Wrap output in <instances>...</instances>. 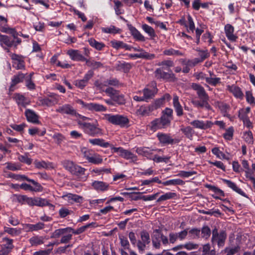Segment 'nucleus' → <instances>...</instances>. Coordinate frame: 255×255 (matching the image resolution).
<instances>
[{"mask_svg": "<svg viewBox=\"0 0 255 255\" xmlns=\"http://www.w3.org/2000/svg\"><path fill=\"white\" fill-rule=\"evenodd\" d=\"M103 119L109 123L120 127H127L129 123L128 118L122 115L105 114Z\"/></svg>", "mask_w": 255, "mask_h": 255, "instance_id": "1", "label": "nucleus"}, {"mask_svg": "<svg viewBox=\"0 0 255 255\" xmlns=\"http://www.w3.org/2000/svg\"><path fill=\"white\" fill-rule=\"evenodd\" d=\"M153 233L151 237V240L154 248L155 249H160L161 244L164 246H167L169 244L168 238L164 236L159 230H154Z\"/></svg>", "mask_w": 255, "mask_h": 255, "instance_id": "2", "label": "nucleus"}, {"mask_svg": "<svg viewBox=\"0 0 255 255\" xmlns=\"http://www.w3.org/2000/svg\"><path fill=\"white\" fill-rule=\"evenodd\" d=\"M227 238V234L224 231L218 232V229L215 228L212 231L211 242L212 244L217 243L219 247H223Z\"/></svg>", "mask_w": 255, "mask_h": 255, "instance_id": "3", "label": "nucleus"}, {"mask_svg": "<svg viewBox=\"0 0 255 255\" xmlns=\"http://www.w3.org/2000/svg\"><path fill=\"white\" fill-rule=\"evenodd\" d=\"M78 124L84 131L91 136H95L101 132V129L95 125L90 123L78 121Z\"/></svg>", "mask_w": 255, "mask_h": 255, "instance_id": "4", "label": "nucleus"}, {"mask_svg": "<svg viewBox=\"0 0 255 255\" xmlns=\"http://www.w3.org/2000/svg\"><path fill=\"white\" fill-rule=\"evenodd\" d=\"M111 149L113 152L117 153L119 155L126 159H131L132 161L137 160V156L129 150L122 147H116L111 145Z\"/></svg>", "mask_w": 255, "mask_h": 255, "instance_id": "5", "label": "nucleus"}, {"mask_svg": "<svg viewBox=\"0 0 255 255\" xmlns=\"http://www.w3.org/2000/svg\"><path fill=\"white\" fill-rule=\"evenodd\" d=\"M94 72L93 70H89L84 75L82 79H78L74 81V84L76 87L83 89L88 84L89 81L93 77Z\"/></svg>", "mask_w": 255, "mask_h": 255, "instance_id": "6", "label": "nucleus"}, {"mask_svg": "<svg viewBox=\"0 0 255 255\" xmlns=\"http://www.w3.org/2000/svg\"><path fill=\"white\" fill-rule=\"evenodd\" d=\"M162 68H159L155 70L154 76L158 79H162L166 81H174L175 79L174 75L172 73L163 71Z\"/></svg>", "mask_w": 255, "mask_h": 255, "instance_id": "7", "label": "nucleus"}, {"mask_svg": "<svg viewBox=\"0 0 255 255\" xmlns=\"http://www.w3.org/2000/svg\"><path fill=\"white\" fill-rule=\"evenodd\" d=\"M157 137L160 143L163 145L173 144L179 142L178 139L172 138L169 134L159 132L157 134Z\"/></svg>", "mask_w": 255, "mask_h": 255, "instance_id": "8", "label": "nucleus"}, {"mask_svg": "<svg viewBox=\"0 0 255 255\" xmlns=\"http://www.w3.org/2000/svg\"><path fill=\"white\" fill-rule=\"evenodd\" d=\"M56 112L61 114H65L71 116L78 115L76 110L70 104H64L59 106L56 109Z\"/></svg>", "mask_w": 255, "mask_h": 255, "instance_id": "9", "label": "nucleus"}, {"mask_svg": "<svg viewBox=\"0 0 255 255\" xmlns=\"http://www.w3.org/2000/svg\"><path fill=\"white\" fill-rule=\"evenodd\" d=\"M190 125L196 128L205 130L211 128L214 125L213 123L210 121H202L196 120L190 123Z\"/></svg>", "mask_w": 255, "mask_h": 255, "instance_id": "10", "label": "nucleus"}, {"mask_svg": "<svg viewBox=\"0 0 255 255\" xmlns=\"http://www.w3.org/2000/svg\"><path fill=\"white\" fill-rule=\"evenodd\" d=\"M157 92V89L155 87L152 88H144L142 92H139V94L143 95V97L145 102L153 98Z\"/></svg>", "mask_w": 255, "mask_h": 255, "instance_id": "11", "label": "nucleus"}, {"mask_svg": "<svg viewBox=\"0 0 255 255\" xmlns=\"http://www.w3.org/2000/svg\"><path fill=\"white\" fill-rule=\"evenodd\" d=\"M119 84V81L116 79L112 78L107 79L103 82L100 83L99 81L95 82V85L99 89H104L105 87L109 86H117Z\"/></svg>", "mask_w": 255, "mask_h": 255, "instance_id": "12", "label": "nucleus"}, {"mask_svg": "<svg viewBox=\"0 0 255 255\" xmlns=\"http://www.w3.org/2000/svg\"><path fill=\"white\" fill-rule=\"evenodd\" d=\"M29 182H31L34 185V187H32L27 183H22L20 185V188L24 190H29L30 191L38 192L42 190V187L38 182L34 180H29Z\"/></svg>", "mask_w": 255, "mask_h": 255, "instance_id": "13", "label": "nucleus"}, {"mask_svg": "<svg viewBox=\"0 0 255 255\" xmlns=\"http://www.w3.org/2000/svg\"><path fill=\"white\" fill-rule=\"evenodd\" d=\"M227 89L231 93L235 98L239 99H243L244 94L241 88L235 84L227 86Z\"/></svg>", "mask_w": 255, "mask_h": 255, "instance_id": "14", "label": "nucleus"}, {"mask_svg": "<svg viewBox=\"0 0 255 255\" xmlns=\"http://www.w3.org/2000/svg\"><path fill=\"white\" fill-rule=\"evenodd\" d=\"M67 54L73 61H85L86 58L78 50L70 49L67 52Z\"/></svg>", "mask_w": 255, "mask_h": 255, "instance_id": "15", "label": "nucleus"}, {"mask_svg": "<svg viewBox=\"0 0 255 255\" xmlns=\"http://www.w3.org/2000/svg\"><path fill=\"white\" fill-rule=\"evenodd\" d=\"M192 88L196 91L200 99L209 100V97L203 87L197 84H193Z\"/></svg>", "mask_w": 255, "mask_h": 255, "instance_id": "16", "label": "nucleus"}, {"mask_svg": "<svg viewBox=\"0 0 255 255\" xmlns=\"http://www.w3.org/2000/svg\"><path fill=\"white\" fill-rule=\"evenodd\" d=\"M49 205L48 201L45 199L39 197L30 198L29 199L28 205L43 207Z\"/></svg>", "mask_w": 255, "mask_h": 255, "instance_id": "17", "label": "nucleus"}, {"mask_svg": "<svg viewBox=\"0 0 255 255\" xmlns=\"http://www.w3.org/2000/svg\"><path fill=\"white\" fill-rule=\"evenodd\" d=\"M170 99V95L169 94H165L161 98L155 100L151 105L155 110L163 106L165 102L169 101Z\"/></svg>", "mask_w": 255, "mask_h": 255, "instance_id": "18", "label": "nucleus"}, {"mask_svg": "<svg viewBox=\"0 0 255 255\" xmlns=\"http://www.w3.org/2000/svg\"><path fill=\"white\" fill-rule=\"evenodd\" d=\"M223 182L226 184L229 188H231L233 190L241 195L243 196L246 197V193L239 187L237 186L236 183L231 180L226 179H222Z\"/></svg>", "mask_w": 255, "mask_h": 255, "instance_id": "19", "label": "nucleus"}, {"mask_svg": "<svg viewBox=\"0 0 255 255\" xmlns=\"http://www.w3.org/2000/svg\"><path fill=\"white\" fill-rule=\"evenodd\" d=\"M13 240L12 239L4 237L2 239L1 243V249L9 252H11L14 248L13 245Z\"/></svg>", "mask_w": 255, "mask_h": 255, "instance_id": "20", "label": "nucleus"}, {"mask_svg": "<svg viewBox=\"0 0 255 255\" xmlns=\"http://www.w3.org/2000/svg\"><path fill=\"white\" fill-rule=\"evenodd\" d=\"M25 115L29 122L34 124L39 123L38 116L33 110L26 109L25 111Z\"/></svg>", "mask_w": 255, "mask_h": 255, "instance_id": "21", "label": "nucleus"}, {"mask_svg": "<svg viewBox=\"0 0 255 255\" xmlns=\"http://www.w3.org/2000/svg\"><path fill=\"white\" fill-rule=\"evenodd\" d=\"M92 186L95 190L104 192L108 190L109 184L103 181H95L92 183Z\"/></svg>", "mask_w": 255, "mask_h": 255, "instance_id": "22", "label": "nucleus"}, {"mask_svg": "<svg viewBox=\"0 0 255 255\" xmlns=\"http://www.w3.org/2000/svg\"><path fill=\"white\" fill-rule=\"evenodd\" d=\"M225 31L228 39L232 41H235L237 36L234 34V28L230 24H227L225 26Z\"/></svg>", "mask_w": 255, "mask_h": 255, "instance_id": "23", "label": "nucleus"}, {"mask_svg": "<svg viewBox=\"0 0 255 255\" xmlns=\"http://www.w3.org/2000/svg\"><path fill=\"white\" fill-rule=\"evenodd\" d=\"M173 106L177 116L178 117L182 116L183 114V108L179 102V97L177 95H174L173 96Z\"/></svg>", "mask_w": 255, "mask_h": 255, "instance_id": "24", "label": "nucleus"}, {"mask_svg": "<svg viewBox=\"0 0 255 255\" xmlns=\"http://www.w3.org/2000/svg\"><path fill=\"white\" fill-rule=\"evenodd\" d=\"M216 106L219 109L224 117H229L230 115L228 113L231 108L228 104L222 102H217L216 103Z\"/></svg>", "mask_w": 255, "mask_h": 255, "instance_id": "25", "label": "nucleus"}, {"mask_svg": "<svg viewBox=\"0 0 255 255\" xmlns=\"http://www.w3.org/2000/svg\"><path fill=\"white\" fill-rule=\"evenodd\" d=\"M72 228L70 227H67L65 228H61L55 230L50 236L51 238L57 239L62 236V235L67 234L68 232H71Z\"/></svg>", "mask_w": 255, "mask_h": 255, "instance_id": "26", "label": "nucleus"}, {"mask_svg": "<svg viewBox=\"0 0 255 255\" xmlns=\"http://www.w3.org/2000/svg\"><path fill=\"white\" fill-rule=\"evenodd\" d=\"M128 56L131 58H144L148 60L152 59L155 57L154 54H149L147 52H142L138 54H130Z\"/></svg>", "mask_w": 255, "mask_h": 255, "instance_id": "27", "label": "nucleus"}, {"mask_svg": "<svg viewBox=\"0 0 255 255\" xmlns=\"http://www.w3.org/2000/svg\"><path fill=\"white\" fill-rule=\"evenodd\" d=\"M128 28L132 36L136 40L140 41H144L145 40L144 36L142 35L141 34V33L135 27L131 25H129Z\"/></svg>", "mask_w": 255, "mask_h": 255, "instance_id": "28", "label": "nucleus"}, {"mask_svg": "<svg viewBox=\"0 0 255 255\" xmlns=\"http://www.w3.org/2000/svg\"><path fill=\"white\" fill-rule=\"evenodd\" d=\"M62 198L68 202L69 203L73 204L74 202H80L82 197L71 193H68L62 196Z\"/></svg>", "mask_w": 255, "mask_h": 255, "instance_id": "29", "label": "nucleus"}, {"mask_svg": "<svg viewBox=\"0 0 255 255\" xmlns=\"http://www.w3.org/2000/svg\"><path fill=\"white\" fill-rule=\"evenodd\" d=\"M0 44L2 46L4 44L8 47H13V45H15L14 40L11 39L7 35L0 34Z\"/></svg>", "mask_w": 255, "mask_h": 255, "instance_id": "30", "label": "nucleus"}, {"mask_svg": "<svg viewBox=\"0 0 255 255\" xmlns=\"http://www.w3.org/2000/svg\"><path fill=\"white\" fill-rule=\"evenodd\" d=\"M201 101L198 100H194L192 101V103L197 108H205L208 110H211V107L208 103L209 100L200 99Z\"/></svg>", "mask_w": 255, "mask_h": 255, "instance_id": "31", "label": "nucleus"}, {"mask_svg": "<svg viewBox=\"0 0 255 255\" xmlns=\"http://www.w3.org/2000/svg\"><path fill=\"white\" fill-rule=\"evenodd\" d=\"M89 142L94 145H99L103 147H111V144L109 142H105V140L101 138L89 139Z\"/></svg>", "mask_w": 255, "mask_h": 255, "instance_id": "32", "label": "nucleus"}, {"mask_svg": "<svg viewBox=\"0 0 255 255\" xmlns=\"http://www.w3.org/2000/svg\"><path fill=\"white\" fill-rule=\"evenodd\" d=\"M15 99L18 106L25 107L29 104V101L24 96L19 94L15 95Z\"/></svg>", "mask_w": 255, "mask_h": 255, "instance_id": "33", "label": "nucleus"}, {"mask_svg": "<svg viewBox=\"0 0 255 255\" xmlns=\"http://www.w3.org/2000/svg\"><path fill=\"white\" fill-rule=\"evenodd\" d=\"M29 242L32 247L37 246L44 243V237L35 235L29 239Z\"/></svg>", "mask_w": 255, "mask_h": 255, "instance_id": "34", "label": "nucleus"}, {"mask_svg": "<svg viewBox=\"0 0 255 255\" xmlns=\"http://www.w3.org/2000/svg\"><path fill=\"white\" fill-rule=\"evenodd\" d=\"M150 128L153 131H156L157 129L164 128L165 127L162 125V123L159 118H157L152 121L149 125Z\"/></svg>", "mask_w": 255, "mask_h": 255, "instance_id": "35", "label": "nucleus"}, {"mask_svg": "<svg viewBox=\"0 0 255 255\" xmlns=\"http://www.w3.org/2000/svg\"><path fill=\"white\" fill-rule=\"evenodd\" d=\"M88 110L95 112H105L107 110V108L103 105L99 104L89 103Z\"/></svg>", "mask_w": 255, "mask_h": 255, "instance_id": "36", "label": "nucleus"}, {"mask_svg": "<svg viewBox=\"0 0 255 255\" xmlns=\"http://www.w3.org/2000/svg\"><path fill=\"white\" fill-rule=\"evenodd\" d=\"M180 130L185 136L190 140H192L193 134L194 133V129L190 126L182 127Z\"/></svg>", "mask_w": 255, "mask_h": 255, "instance_id": "37", "label": "nucleus"}, {"mask_svg": "<svg viewBox=\"0 0 255 255\" xmlns=\"http://www.w3.org/2000/svg\"><path fill=\"white\" fill-rule=\"evenodd\" d=\"M0 30L2 32L11 34L13 38H17L19 35L14 28H9L7 25L6 26L0 25Z\"/></svg>", "mask_w": 255, "mask_h": 255, "instance_id": "38", "label": "nucleus"}, {"mask_svg": "<svg viewBox=\"0 0 255 255\" xmlns=\"http://www.w3.org/2000/svg\"><path fill=\"white\" fill-rule=\"evenodd\" d=\"M101 30L103 32L105 33L115 34L119 33L121 32V29L114 25H110L109 27H102Z\"/></svg>", "mask_w": 255, "mask_h": 255, "instance_id": "39", "label": "nucleus"}, {"mask_svg": "<svg viewBox=\"0 0 255 255\" xmlns=\"http://www.w3.org/2000/svg\"><path fill=\"white\" fill-rule=\"evenodd\" d=\"M13 200L22 204L26 203L28 205L30 197L26 195L14 194L13 196Z\"/></svg>", "mask_w": 255, "mask_h": 255, "instance_id": "40", "label": "nucleus"}, {"mask_svg": "<svg viewBox=\"0 0 255 255\" xmlns=\"http://www.w3.org/2000/svg\"><path fill=\"white\" fill-rule=\"evenodd\" d=\"M153 150V149H151L148 147H143L137 148L136 152L139 154L148 157L152 154Z\"/></svg>", "mask_w": 255, "mask_h": 255, "instance_id": "41", "label": "nucleus"}, {"mask_svg": "<svg viewBox=\"0 0 255 255\" xmlns=\"http://www.w3.org/2000/svg\"><path fill=\"white\" fill-rule=\"evenodd\" d=\"M142 30L146 33L151 38L155 37V31L152 27L146 24H143L141 26Z\"/></svg>", "mask_w": 255, "mask_h": 255, "instance_id": "42", "label": "nucleus"}, {"mask_svg": "<svg viewBox=\"0 0 255 255\" xmlns=\"http://www.w3.org/2000/svg\"><path fill=\"white\" fill-rule=\"evenodd\" d=\"M89 44L97 50H101L105 47V44L102 42H99L93 38L89 39Z\"/></svg>", "mask_w": 255, "mask_h": 255, "instance_id": "43", "label": "nucleus"}, {"mask_svg": "<svg viewBox=\"0 0 255 255\" xmlns=\"http://www.w3.org/2000/svg\"><path fill=\"white\" fill-rule=\"evenodd\" d=\"M154 110V108L151 104L150 105L147 107H141L138 110V112L139 114L141 115L142 116H147L150 112L153 111Z\"/></svg>", "mask_w": 255, "mask_h": 255, "instance_id": "44", "label": "nucleus"}, {"mask_svg": "<svg viewBox=\"0 0 255 255\" xmlns=\"http://www.w3.org/2000/svg\"><path fill=\"white\" fill-rule=\"evenodd\" d=\"M24 78V75L21 73H18L16 75H14L11 81V87L14 86L17 84L22 82Z\"/></svg>", "mask_w": 255, "mask_h": 255, "instance_id": "45", "label": "nucleus"}, {"mask_svg": "<svg viewBox=\"0 0 255 255\" xmlns=\"http://www.w3.org/2000/svg\"><path fill=\"white\" fill-rule=\"evenodd\" d=\"M163 54L167 56H183L184 53L179 50H175L173 48H170L164 50Z\"/></svg>", "mask_w": 255, "mask_h": 255, "instance_id": "46", "label": "nucleus"}, {"mask_svg": "<svg viewBox=\"0 0 255 255\" xmlns=\"http://www.w3.org/2000/svg\"><path fill=\"white\" fill-rule=\"evenodd\" d=\"M240 249V248L239 246H236L232 248L226 247L223 251H222V253H226V255H234L239 252Z\"/></svg>", "mask_w": 255, "mask_h": 255, "instance_id": "47", "label": "nucleus"}, {"mask_svg": "<svg viewBox=\"0 0 255 255\" xmlns=\"http://www.w3.org/2000/svg\"><path fill=\"white\" fill-rule=\"evenodd\" d=\"M88 161L95 164H98L103 162V159L100 155L94 153L88 160Z\"/></svg>", "mask_w": 255, "mask_h": 255, "instance_id": "48", "label": "nucleus"}, {"mask_svg": "<svg viewBox=\"0 0 255 255\" xmlns=\"http://www.w3.org/2000/svg\"><path fill=\"white\" fill-rule=\"evenodd\" d=\"M251 109L250 107H247L245 109H241L239 111L238 117L241 120L247 119L248 117V114L250 112Z\"/></svg>", "mask_w": 255, "mask_h": 255, "instance_id": "49", "label": "nucleus"}, {"mask_svg": "<svg viewBox=\"0 0 255 255\" xmlns=\"http://www.w3.org/2000/svg\"><path fill=\"white\" fill-rule=\"evenodd\" d=\"M184 181L180 179H171L163 182L162 184L165 186L183 185Z\"/></svg>", "mask_w": 255, "mask_h": 255, "instance_id": "50", "label": "nucleus"}, {"mask_svg": "<svg viewBox=\"0 0 255 255\" xmlns=\"http://www.w3.org/2000/svg\"><path fill=\"white\" fill-rule=\"evenodd\" d=\"M176 196V194L174 192H167L161 195L157 200V202L165 201L166 200L173 199Z\"/></svg>", "mask_w": 255, "mask_h": 255, "instance_id": "51", "label": "nucleus"}, {"mask_svg": "<svg viewBox=\"0 0 255 255\" xmlns=\"http://www.w3.org/2000/svg\"><path fill=\"white\" fill-rule=\"evenodd\" d=\"M115 3L114 9L115 10V12L116 14L120 15L124 12V9H122L123 7L122 3L118 0L114 1Z\"/></svg>", "mask_w": 255, "mask_h": 255, "instance_id": "52", "label": "nucleus"}, {"mask_svg": "<svg viewBox=\"0 0 255 255\" xmlns=\"http://www.w3.org/2000/svg\"><path fill=\"white\" fill-rule=\"evenodd\" d=\"M86 169L77 164H75L71 174L75 175H82L85 174Z\"/></svg>", "mask_w": 255, "mask_h": 255, "instance_id": "53", "label": "nucleus"}, {"mask_svg": "<svg viewBox=\"0 0 255 255\" xmlns=\"http://www.w3.org/2000/svg\"><path fill=\"white\" fill-rule=\"evenodd\" d=\"M100 90L105 92L107 95L111 98L112 100L115 96H116V94L119 92V91L116 90L112 87H107L105 89H104Z\"/></svg>", "mask_w": 255, "mask_h": 255, "instance_id": "54", "label": "nucleus"}, {"mask_svg": "<svg viewBox=\"0 0 255 255\" xmlns=\"http://www.w3.org/2000/svg\"><path fill=\"white\" fill-rule=\"evenodd\" d=\"M85 62L88 66L91 67L93 69H97L103 66V64L100 62L88 60L87 58Z\"/></svg>", "mask_w": 255, "mask_h": 255, "instance_id": "55", "label": "nucleus"}, {"mask_svg": "<svg viewBox=\"0 0 255 255\" xmlns=\"http://www.w3.org/2000/svg\"><path fill=\"white\" fill-rule=\"evenodd\" d=\"M112 100L120 105H123L125 103L124 95L121 94L119 91L117 93L116 96L113 98Z\"/></svg>", "mask_w": 255, "mask_h": 255, "instance_id": "56", "label": "nucleus"}, {"mask_svg": "<svg viewBox=\"0 0 255 255\" xmlns=\"http://www.w3.org/2000/svg\"><path fill=\"white\" fill-rule=\"evenodd\" d=\"M141 241L146 245L150 242V236L149 233L146 231H143L140 232Z\"/></svg>", "mask_w": 255, "mask_h": 255, "instance_id": "57", "label": "nucleus"}, {"mask_svg": "<svg viewBox=\"0 0 255 255\" xmlns=\"http://www.w3.org/2000/svg\"><path fill=\"white\" fill-rule=\"evenodd\" d=\"M4 232L8 233L12 236H17L20 234V230H17L16 228H9L7 227H4Z\"/></svg>", "mask_w": 255, "mask_h": 255, "instance_id": "58", "label": "nucleus"}, {"mask_svg": "<svg viewBox=\"0 0 255 255\" xmlns=\"http://www.w3.org/2000/svg\"><path fill=\"white\" fill-rule=\"evenodd\" d=\"M243 138L246 142L249 144L254 143L253 135L251 131L249 130L244 133Z\"/></svg>", "mask_w": 255, "mask_h": 255, "instance_id": "59", "label": "nucleus"}, {"mask_svg": "<svg viewBox=\"0 0 255 255\" xmlns=\"http://www.w3.org/2000/svg\"><path fill=\"white\" fill-rule=\"evenodd\" d=\"M62 164L63 167L71 173L75 164L73 161L68 160L64 161Z\"/></svg>", "mask_w": 255, "mask_h": 255, "instance_id": "60", "label": "nucleus"}, {"mask_svg": "<svg viewBox=\"0 0 255 255\" xmlns=\"http://www.w3.org/2000/svg\"><path fill=\"white\" fill-rule=\"evenodd\" d=\"M233 133L234 128L231 127L226 130L225 133L223 134V137L227 140H231L233 138Z\"/></svg>", "mask_w": 255, "mask_h": 255, "instance_id": "61", "label": "nucleus"}, {"mask_svg": "<svg viewBox=\"0 0 255 255\" xmlns=\"http://www.w3.org/2000/svg\"><path fill=\"white\" fill-rule=\"evenodd\" d=\"M206 82L210 85L215 86L221 82V79L218 77H208L206 78Z\"/></svg>", "mask_w": 255, "mask_h": 255, "instance_id": "62", "label": "nucleus"}, {"mask_svg": "<svg viewBox=\"0 0 255 255\" xmlns=\"http://www.w3.org/2000/svg\"><path fill=\"white\" fill-rule=\"evenodd\" d=\"M189 234L190 238L192 239L199 238L200 234V230L197 228H193L189 231Z\"/></svg>", "mask_w": 255, "mask_h": 255, "instance_id": "63", "label": "nucleus"}, {"mask_svg": "<svg viewBox=\"0 0 255 255\" xmlns=\"http://www.w3.org/2000/svg\"><path fill=\"white\" fill-rule=\"evenodd\" d=\"M202 237L208 239L211 235V230L208 226H204L201 230Z\"/></svg>", "mask_w": 255, "mask_h": 255, "instance_id": "64", "label": "nucleus"}]
</instances>
